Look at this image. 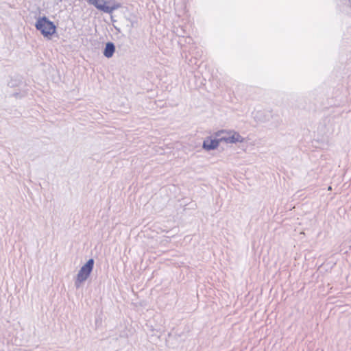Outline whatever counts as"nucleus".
<instances>
[{
	"label": "nucleus",
	"instance_id": "4",
	"mask_svg": "<svg viewBox=\"0 0 351 351\" xmlns=\"http://www.w3.org/2000/svg\"><path fill=\"white\" fill-rule=\"evenodd\" d=\"M93 265L94 260L90 258L80 268L75 281V285L77 288H79L81 284L88 278L93 270Z\"/></svg>",
	"mask_w": 351,
	"mask_h": 351
},
{
	"label": "nucleus",
	"instance_id": "6",
	"mask_svg": "<svg viewBox=\"0 0 351 351\" xmlns=\"http://www.w3.org/2000/svg\"><path fill=\"white\" fill-rule=\"evenodd\" d=\"M115 51V46L112 43H107L104 50V56L108 58H111Z\"/></svg>",
	"mask_w": 351,
	"mask_h": 351
},
{
	"label": "nucleus",
	"instance_id": "1",
	"mask_svg": "<svg viewBox=\"0 0 351 351\" xmlns=\"http://www.w3.org/2000/svg\"><path fill=\"white\" fill-rule=\"evenodd\" d=\"M35 27L44 38L47 39H51L56 32V25L45 16H38L36 19Z\"/></svg>",
	"mask_w": 351,
	"mask_h": 351
},
{
	"label": "nucleus",
	"instance_id": "2",
	"mask_svg": "<svg viewBox=\"0 0 351 351\" xmlns=\"http://www.w3.org/2000/svg\"><path fill=\"white\" fill-rule=\"evenodd\" d=\"M87 2L97 10L107 14H112L114 10L121 8V4L114 0H87Z\"/></svg>",
	"mask_w": 351,
	"mask_h": 351
},
{
	"label": "nucleus",
	"instance_id": "3",
	"mask_svg": "<svg viewBox=\"0 0 351 351\" xmlns=\"http://www.w3.org/2000/svg\"><path fill=\"white\" fill-rule=\"evenodd\" d=\"M215 136L219 138L220 142L226 143L233 144L244 141V138L234 130H219L215 133Z\"/></svg>",
	"mask_w": 351,
	"mask_h": 351
},
{
	"label": "nucleus",
	"instance_id": "5",
	"mask_svg": "<svg viewBox=\"0 0 351 351\" xmlns=\"http://www.w3.org/2000/svg\"><path fill=\"white\" fill-rule=\"evenodd\" d=\"M220 143L219 138L216 137V138L214 139L208 138L204 141L202 147L204 149L208 151L213 150L218 147Z\"/></svg>",
	"mask_w": 351,
	"mask_h": 351
}]
</instances>
